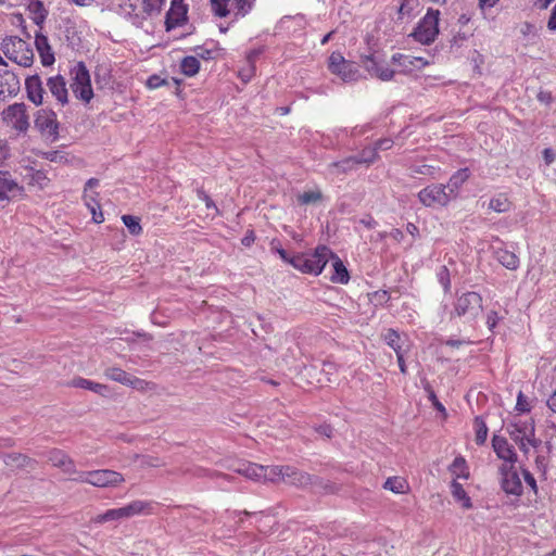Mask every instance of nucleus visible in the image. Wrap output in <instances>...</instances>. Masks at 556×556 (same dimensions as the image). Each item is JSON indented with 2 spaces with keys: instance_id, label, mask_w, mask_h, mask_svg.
I'll return each instance as SVG.
<instances>
[{
  "instance_id": "1",
  "label": "nucleus",
  "mask_w": 556,
  "mask_h": 556,
  "mask_svg": "<svg viewBox=\"0 0 556 556\" xmlns=\"http://www.w3.org/2000/svg\"><path fill=\"white\" fill-rule=\"evenodd\" d=\"M332 256V251L326 245H318L312 254H296L290 258V265L304 274L319 275Z\"/></svg>"
},
{
  "instance_id": "2",
  "label": "nucleus",
  "mask_w": 556,
  "mask_h": 556,
  "mask_svg": "<svg viewBox=\"0 0 556 556\" xmlns=\"http://www.w3.org/2000/svg\"><path fill=\"white\" fill-rule=\"evenodd\" d=\"M0 49L9 60L21 66L28 67L33 64V49L26 41L17 36H8L3 38Z\"/></svg>"
},
{
  "instance_id": "3",
  "label": "nucleus",
  "mask_w": 556,
  "mask_h": 556,
  "mask_svg": "<svg viewBox=\"0 0 556 556\" xmlns=\"http://www.w3.org/2000/svg\"><path fill=\"white\" fill-rule=\"evenodd\" d=\"M482 311V296L473 291L462 294L454 304V313L468 323L476 320Z\"/></svg>"
},
{
  "instance_id": "4",
  "label": "nucleus",
  "mask_w": 556,
  "mask_h": 556,
  "mask_svg": "<svg viewBox=\"0 0 556 556\" xmlns=\"http://www.w3.org/2000/svg\"><path fill=\"white\" fill-rule=\"evenodd\" d=\"M439 15L438 10L429 9L410 36L422 45L432 43L439 34Z\"/></svg>"
},
{
  "instance_id": "5",
  "label": "nucleus",
  "mask_w": 556,
  "mask_h": 556,
  "mask_svg": "<svg viewBox=\"0 0 556 556\" xmlns=\"http://www.w3.org/2000/svg\"><path fill=\"white\" fill-rule=\"evenodd\" d=\"M72 84L71 88L75 96L86 103H89L93 98L91 88L90 74L84 62H78L72 70Z\"/></svg>"
},
{
  "instance_id": "6",
  "label": "nucleus",
  "mask_w": 556,
  "mask_h": 556,
  "mask_svg": "<svg viewBox=\"0 0 556 556\" xmlns=\"http://www.w3.org/2000/svg\"><path fill=\"white\" fill-rule=\"evenodd\" d=\"M329 71L339 76L343 81H355L359 77L357 65L344 59L340 52H332L328 60Z\"/></svg>"
},
{
  "instance_id": "7",
  "label": "nucleus",
  "mask_w": 556,
  "mask_h": 556,
  "mask_svg": "<svg viewBox=\"0 0 556 556\" xmlns=\"http://www.w3.org/2000/svg\"><path fill=\"white\" fill-rule=\"evenodd\" d=\"M498 473L501 488L506 494L517 497L522 495L523 486L516 464H502L498 467Z\"/></svg>"
},
{
  "instance_id": "8",
  "label": "nucleus",
  "mask_w": 556,
  "mask_h": 556,
  "mask_svg": "<svg viewBox=\"0 0 556 556\" xmlns=\"http://www.w3.org/2000/svg\"><path fill=\"white\" fill-rule=\"evenodd\" d=\"M419 201L428 207L434 205L445 206L451 201V193H447L444 185H430L418 192Z\"/></svg>"
},
{
  "instance_id": "9",
  "label": "nucleus",
  "mask_w": 556,
  "mask_h": 556,
  "mask_svg": "<svg viewBox=\"0 0 556 556\" xmlns=\"http://www.w3.org/2000/svg\"><path fill=\"white\" fill-rule=\"evenodd\" d=\"M35 127L42 134L53 139L58 138L59 123L56 114L52 110H39L35 117Z\"/></svg>"
},
{
  "instance_id": "10",
  "label": "nucleus",
  "mask_w": 556,
  "mask_h": 556,
  "mask_svg": "<svg viewBox=\"0 0 556 556\" xmlns=\"http://www.w3.org/2000/svg\"><path fill=\"white\" fill-rule=\"evenodd\" d=\"M3 119L11 123L13 128L18 131H26L29 127L26 105L24 103H14L3 111Z\"/></svg>"
},
{
  "instance_id": "11",
  "label": "nucleus",
  "mask_w": 556,
  "mask_h": 556,
  "mask_svg": "<svg viewBox=\"0 0 556 556\" xmlns=\"http://www.w3.org/2000/svg\"><path fill=\"white\" fill-rule=\"evenodd\" d=\"M361 63L364 68L371 75L383 81L391 80L395 74L393 70H390L384 62L379 61L372 54L362 55Z\"/></svg>"
},
{
  "instance_id": "12",
  "label": "nucleus",
  "mask_w": 556,
  "mask_h": 556,
  "mask_svg": "<svg viewBox=\"0 0 556 556\" xmlns=\"http://www.w3.org/2000/svg\"><path fill=\"white\" fill-rule=\"evenodd\" d=\"M89 476V484L98 488L115 486L124 481L122 473L110 469L92 470Z\"/></svg>"
},
{
  "instance_id": "13",
  "label": "nucleus",
  "mask_w": 556,
  "mask_h": 556,
  "mask_svg": "<svg viewBox=\"0 0 556 556\" xmlns=\"http://www.w3.org/2000/svg\"><path fill=\"white\" fill-rule=\"evenodd\" d=\"M492 447L496 456L504 460L503 464H516L518 456L514 447L508 443L507 439L501 435L494 434L492 438Z\"/></svg>"
},
{
  "instance_id": "14",
  "label": "nucleus",
  "mask_w": 556,
  "mask_h": 556,
  "mask_svg": "<svg viewBox=\"0 0 556 556\" xmlns=\"http://www.w3.org/2000/svg\"><path fill=\"white\" fill-rule=\"evenodd\" d=\"M507 432L510 439L514 442H519L520 440H527V438H531L534 435L535 426L534 420H526V421H516L508 424Z\"/></svg>"
},
{
  "instance_id": "15",
  "label": "nucleus",
  "mask_w": 556,
  "mask_h": 556,
  "mask_svg": "<svg viewBox=\"0 0 556 556\" xmlns=\"http://www.w3.org/2000/svg\"><path fill=\"white\" fill-rule=\"evenodd\" d=\"M48 462L52 466L61 468L65 473L76 472L74 460L62 450L52 448L47 453Z\"/></svg>"
},
{
  "instance_id": "16",
  "label": "nucleus",
  "mask_w": 556,
  "mask_h": 556,
  "mask_svg": "<svg viewBox=\"0 0 556 556\" xmlns=\"http://www.w3.org/2000/svg\"><path fill=\"white\" fill-rule=\"evenodd\" d=\"M3 463L13 468L17 469H30L34 470L37 467V460L28 457L22 453H4L0 455Z\"/></svg>"
},
{
  "instance_id": "17",
  "label": "nucleus",
  "mask_w": 556,
  "mask_h": 556,
  "mask_svg": "<svg viewBox=\"0 0 556 556\" xmlns=\"http://www.w3.org/2000/svg\"><path fill=\"white\" fill-rule=\"evenodd\" d=\"M47 87L49 88V91L58 100L59 103L64 105L68 102L66 81L62 75L49 77L47 80Z\"/></svg>"
},
{
  "instance_id": "18",
  "label": "nucleus",
  "mask_w": 556,
  "mask_h": 556,
  "mask_svg": "<svg viewBox=\"0 0 556 556\" xmlns=\"http://www.w3.org/2000/svg\"><path fill=\"white\" fill-rule=\"evenodd\" d=\"M0 96H15L21 87L18 77L9 70H0Z\"/></svg>"
},
{
  "instance_id": "19",
  "label": "nucleus",
  "mask_w": 556,
  "mask_h": 556,
  "mask_svg": "<svg viewBox=\"0 0 556 556\" xmlns=\"http://www.w3.org/2000/svg\"><path fill=\"white\" fill-rule=\"evenodd\" d=\"M313 475L301 471L294 467L286 466L285 468V480L291 485L296 488L306 489L312 485Z\"/></svg>"
},
{
  "instance_id": "20",
  "label": "nucleus",
  "mask_w": 556,
  "mask_h": 556,
  "mask_svg": "<svg viewBox=\"0 0 556 556\" xmlns=\"http://www.w3.org/2000/svg\"><path fill=\"white\" fill-rule=\"evenodd\" d=\"M21 187L13 178L10 172L0 170V200H10V194L21 193Z\"/></svg>"
},
{
  "instance_id": "21",
  "label": "nucleus",
  "mask_w": 556,
  "mask_h": 556,
  "mask_svg": "<svg viewBox=\"0 0 556 556\" xmlns=\"http://www.w3.org/2000/svg\"><path fill=\"white\" fill-rule=\"evenodd\" d=\"M104 376L113 381L119 382L132 388H140L143 380L128 375L125 370L118 367H109L104 370Z\"/></svg>"
},
{
  "instance_id": "22",
  "label": "nucleus",
  "mask_w": 556,
  "mask_h": 556,
  "mask_svg": "<svg viewBox=\"0 0 556 556\" xmlns=\"http://www.w3.org/2000/svg\"><path fill=\"white\" fill-rule=\"evenodd\" d=\"M25 88L28 100L36 105H40L45 93L40 77L38 75L27 77L25 80Z\"/></svg>"
},
{
  "instance_id": "23",
  "label": "nucleus",
  "mask_w": 556,
  "mask_h": 556,
  "mask_svg": "<svg viewBox=\"0 0 556 556\" xmlns=\"http://www.w3.org/2000/svg\"><path fill=\"white\" fill-rule=\"evenodd\" d=\"M35 45L39 52L41 64L43 66L52 65L55 59L48 38L45 35L39 34L36 36Z\"/></svg>"
},
{
  "instance_id": "24",
  "label": "nucleus",
  "mask_w": 556,
  "mask_h": 556,
  "mask_svg": "<svg viewBox=\"0 0 556 556\" xmlns=\"http://www.w3.org/2000/svg\"><path fill=\"white\" fill-rule=\"evenodd\" d=\"M332 260L333 274L330 277L332 282L345 285L350 280V275L344 266L343 262L332 252V256L329 257Z\"/></svg>"
},
{
  "instance_id": "25",
  "label": "nucleus",
  "mask_w": 556,
  "mask_h": 556,
  "mask_svg": "<svg viewBox=\"0 0 556 556\" xmlns=\"http://www.w3.org/2000/svg\"><path fill=\"white\" fill-rule=\"evenodd\" d=\"M358 161L355 156H349L338 162H332L329 164V172L333 175L346 174L357 168Z\"/></svg>"
},
{
  "instance_id": "26",
  "label": "nucleus",
  "mask_w": 556,
  "mask_h": 556,
  "mask_svg": "<svg viewBox=\"0 0 556 556\" xmlns=\"http://www.w3.org/2000/svg\"><path fill=\"white\" fill-rule=\"evenodd\" d=\"M68 386L74 387V388H80V389L90 390V391H92V392H94L97 394L103 395V396L109 391L108 386L102 384V383H98V382H94V381H91V380H88V379H85V378H81V377L74 378L68 383Z\"/></svg>"
},
{
  "instance_id": "27",
  "label": "nucleus",
  "mask_w": 556,
  "mask_h": 556,
  "mask_svg": "<svg viewBox=\"0 0 556 556\" xmlns=\"http://www.w3.org/2000/svg\"><path fill=\"white\" fill-rule=\"evenodd\" d=\"M469 176H470V172L468 168H460L454 175H452L447 185H444V187H446L447 193H451V199L456 197V192H457L458 188L465 181H467Z\"/></svg>"
},
{
  "instance_id": "28",
  "label": "nucleus",
  "mask_w": 556,
  "mask_h": 556,
  "mask_svg": "<svg viewBox=\"0 0 556 556\" xmlns=\"http://www.w3.org/2000/svg\"><path fill=\"white\" fill-rule=\"evenodd\" d=\"M187 20V7L186 8H170L166 14L165 25L166 29L170 30L177 26L184 24Z\"/></svg>"
},
{
  "instance_id": "29",
  "label": "nucleus",
  "mask_w": 556,
  "mask_h": 556,
  "mask_svg": "<svg viewBox=\"0 0 556 556\" xmlns=\"http://www.w3.org/2000/svg\"><path fill=\"white\" fill-rule=\"evenodd\" d=\"M496 260L507 269L509 270H516L519 266V258L514 253L506 249H498L495 252Z\"/></svg>"
},
{
  "instance_id": "30",
  "label": "nucleus",
  "mask_w": 556,
  "mask_h": 556,
  "mask_svg": "<svg viewBox=\"0 0 556 556\" xmlns=\"http://www.w3.org/2000/svg\"><path fill=\"white\" fill-rule=\"evenodd\" d=\"M381 336L383 341L395 352V354L403 351L405 340L399 331L389 328Z\"/></svg>"
},
{
  "instance_id": "31",
  "label": "nucleus",
  "mask_w": 556,
  "mask_h": 556,
  "mask_svg": "<svg viewBox=\"0 0 556 556\" xmlns=\"http://www.w3.org/2000/svg\"><path fill=\"white\" fill-rule=\"evenodd\" d=\"M286 466H263L261 481L278 482L285 480Z\"/></svg>"
},
{
  "instance_id": "32",
  "label": "nucleus",
  "mask_w": 556,
  "mask_h": 556,
  "mask_svg": "<svg viewBox=\"0 0 556 556\" xmlns=\"http://www.w3.org/2000/svg\"><path fill=\"white\" fill-rule=\"evenodd\" d=\"M235 471L248 479H251L254 481H261V473L263 471V466L257 465V464L248 463V464H242Z\"/></svg>"
},
{
  "instance_id": "33",
  "label": "nucleus",
  "mask_w": 556,
  "mask_h": 556,
  "mask_svg": "<svg viewBox=\"0 0 556 556\" xmlns=\"http://www.w3.org/2000/svg\"><path fill=\"white\" fill-rule=\"evenodd\" d=\"M180 68L186 76L192 77L200 70V61L192 55L185 56L180 62Z\"/></svg>"
},
{
  "instance_id": "34",
  "label": "nucleus",
  "mask_w": 556,
  "mask_h": 556,
  "mask_svg": "<svg viewBox=\"0 0 556 556\" xmlns=\"http://www.w3.org/2000/svg\"><path fill=\"white\" fill-rule=\"evenodd\" d=\"M181 473L182 475H192L194 477H210V478L222 477L228 481H230L232 479L229 475L222 473L218 471H211V470L202 468V467H197L194 469H189V468L182 469Z\"/></svg>"
},
{
  "instance_id": "35",
  "label": "nucleus",
  "mask_w": 556,
  "mask_h": 556,
  "mask_svg": "<svg viewBox=\"0 0 556 556\" xmlns=\"http://www.w3.org/2000/svg\"><path fill=\"white\" fill-rule=\"evenodd\" d=\"M311 486L315 488L317 492L326 494H333L339 491V488L334 483L326 481L318 476H313Z\"/></svg>"
},
{
  "instance_id": "36",
  "label": "nucleus",
  "mask_w": 556,
  "mask_h": 556,
  "mask_svg": "<svg viewBox=\"0 0 556 556\" xmlns=\"http://www.w3.org/2000/svg\"><path fill=\"white\" fill-rule=\"evenodd\" d=\"M149 506L148 503L142 501H134L129 503L128 505L121 507L123 518H130L135 515L141 514L147 507Z\"/></svg>"
},
{
  "instance_id": "37",
  "label": "nucleus",
  "mask_w": 556,
  "mask_h": 556,
  "mask_svg": "<svg viewBox=\"0 0 556 556\" xmlns=\"http://www.w3.org/2000/svg\"><path fill=\"white\" fill-rule=\"evenodd\" d=\"M324 200V194L320 190L304 191L298 195V202L303 205L317 204Z\"/></svg>"
},
{
  "instance_id": "38",
  "label": "nucleus",
  "mask_w": 556,
  "mask_h": 556,
  "mask_svg": "<svg viewBox=\"0 0 556 556\" xmlns=\"http://www.w3.org/2000/svg\"><path fill=\"white\" fill-rule=\"evenodd\" d=\"M450 470H451L452 475L455 476L456 478L467 479L469 477V471H468L466 460L462 456L456 457L453 460V463L450 467Z\"/></svg>"
},
{
  "instance_id": "39",
  "label": "nucleus",
  "mask_w": 556,
  "mask_h": 556,
  "mask_svg": "<svg viewBox=\"0 0 556 556\" xmlns=\"http://www.w3.org/2000/svg\"><path fill=\"white\" fill-rule=\"evenodd\" d=\"M28 10L34 14V21L36 24H41L48 14L43 3L39 0H30Z\"/></svg>"
},
{
  "instance_id": "40",
  "label": "nucleus",
  "mask_w": 556,
  "mask_h": 556,
  "mask_svg": "<svg viewBox=\"0 0 556 556\" xmlns=\"http://www.w3.org/2000/svg\"><path fill=\"white\" fill-rule=\"evenodd\" d=\"M451 490H452L453 496L457 501H462L463 502V506L465 508H470L472 506L470 497L467 495V493L464 490L463 485L460 483H458L456 480H453V482L451 484Z\"/></svg>"
},
{
  "instance_id": "41",
  "label": "nucleus",
  "mask_w": 556,
  "mask_h": 556,
  "mask_svg": "<svg viewBox=\"0 0 556 556\" xmlns=\"http://www.w3.org/2000/svg\"><path fill=\"white\" fill-rule=\"evenodd\" d=\"M123 518V514L121 508L109 509L103 514H99L92 518V521L96 523H104L108 521L121 520Z\"/></svg>"
},
{
  "instance_id": "42",
  "label": "nucleus",
  "mask_w": 556,
  "mask_h": 556,
  "mask_svg": "<svg viewBox=\"0 0 556 556\" xmlns=\"http://www.w3.org/2000/svg\"><path fill=\"white\" fill-rule=\"evenodd\" d=\"M510 206L511 203L503 194H500L498 197L491 199L489 203V208L497 213L508 212L510 210Z\"/></svg>"
},
{
  "instance_id": "43",
  "label": "nucleus",
  "mask_w": 556,
  "mask_h": 556,
  "mask_svg": "<svg viewBox=\"0 0 556 556\" xmlns=\"http://www.w3.org/2000/svg\"><path fill=\"white\" fill-rule=\"evenodd\" d=\"M407 486L406 481L400 477H390L383 484L386 490H390L393 493H404Z\"/></svg>"
},
{
  "instance_id": "44",
  "label": "nucleus",
  "mask_w": 556,
  "mask_h": 556,
  "mask_svg": "<svg viewBox=\"0 0 556 556\" xmlns=\"http://www.w3.org/2000/svg\"><path fill=\"white\" fill-rule=\"evenodd\" d=\"M475 426H476V443L478 445H483L486 441L488 437V427L484 422L483 418L480 416H477L475 418Z\"/></svg>"
},
{
  "instance_id": "45",
  "label": "nucleus",
  "mask_w": 556,
  "mask_h": 556,
  "mask_svg": "<svg viewBox=\"0 0 556 556\" xmlns=\"http://www.w3.org/2000/svg\"><path fill=\"white\" fill-rule=\"evenodd\" d=\"M354 156H355V159H357L359 165H362V164L369 165L377 160L378 153H377V149H375V147H368V148L363 149V151L358 155H354Z\"/></svg>"
},
{
  "instance_id": "46",
  "label": "nucleus",
  "mask_w": 556,
  "mask_h": 556,
  "mask_svg": "<svg viewBox=\"0 0 556 556\" xmlns=\"http://www.w3.org/2000/svg\"><path fill=\"white\" fill-rule=\"evenodd\" d=\"M337 371L336 365L331 362H324L320 368V377L317 379L319 383L331 382V376Z\"/></svg>"
},
{
  "instance_id": "47",
  "label": "nucleus",
  "mask_w": 556,
  "mask_h": 556,
  "mask_svg": "<svg viewBox=\"0 0 556 556\" xmlns=\"http://www.w3.org/2000/svg\"><path fill=\"white\" fill-rule=\"evenodd\" d=\"M122 220L131 235L137 236L141 232L142 228L140 226L139 217L132 215H123Z\"/></svg>"
},
{
  "instance_id": "48",
  "label": "nucleus",
  "mask_w": 556,
  "mask_h": 556,
  "mask_svg": "<svg viewBox=\"0 0 556 556\" xmlns=\"http://www.w3.org/2000/svg\"><path fill=\"white\" fill-rule=\"evenodd\" d=\"M419 7V0H402L399 8V16H412L414 11Z\"/></svg>"
},
{
  "instance_id": "49",
  "label": "nucleus",
  "mask_w": 556,
  "mask_h": 556,
  "mask_svg": "<svg viewBox=\"0 0 556 556\" xmlns=\"http://www.w3.org/2000/svg\"><path fill=\"white\" fill-rule=\"evenodd\" d=\"M412 176L422 175L434 177L437 168L428 164H416L410 166Z\"/></svg>"
},
{
  "instance_id": "50",
  "label": "nucleus",
  "mask_w": 556,
  "mask_h": 556,
  "mask_svg": "<svg viewBox=\"0 0 556 556\" xmlns=\"http://www.w3.org/2000/svg\"><path fill=\"white\" fill-rule=\"evenodd\" d=\"M142 3L143 12L152 15L153 13H160L164 0H142Z\"/></svg>"
},
{
  "instance_id": "51",
  "label": "nucleus",
  "mask_w": 556,
  "mask_h": 556,
  "mask_svg": "<svg viewBox=\"0 0 556 556\" xmlns=\"http://www.w3.org/2000/svg\"><path fill=\"white\" fill-rule=\"evenodd\" d=\"M228 2L229 0H211L213 12L219 17H225L229 13Z\"/></svg>"
},
{
  "instance_id": "52",
  "label": "nucleus",
  "mask_w": 556,
  "mask_h": 556,
  "mask_svg": "<svg viewBox=\"0 0 556 556\" xmlns=\"http://www.w3.org/2000/svg\"><path fill=\"white\" fill-rule=\"evenodd\" d=\"M438 279L439 282L442 285L445 292L450 291L451 288V278H450V270L446 266L440 267L438 271Z\"/></svg>"
},
{
  "instance_id": "53",
  "label": "nucleus",
  "mask_w": 556,
  "mask_h": 556,
  "mask_svg": "<svg viewBox=\"0 0 556 556\" xmlns=\"http://www.w3.org/2000/svg\"><path fill=\"white\" fill-rule=\"evenodd\" d=\"M426 65H428V62L425 61L422 58H413L408 56V60H403V63H401V66L404 67V70H408L412 66L417 68H422Z\"/></svg>"
},
{
  "instance_id": "54",
  "label": "nucleus",
  "mask_w": 556,
  "mask_h": 556,
  "mask_svg": "<svg viewBox=\"0 0 556 556\" xmlns=\"http://www.w3.org/2000/svg\"><path fill=\"white\" fill-rule=\"evenodd\" d=\"M197 195H198L199 200H201L205 203V206L208 210L213 208L216 213H218V207L216 206L214 201L210 198V195L203 189H198Z\"/></svg>"
},
{
  "instance_id": "55",
  "label": "nucleus",
  "mask_w": 556,
  "mask_h": 556,
  "mask_svg": "<svg viewBox=\"0 0 556 556\" xmlns=\"http://www.w3.org/2000/svg\"><path fill=\"white\" fill-rule=\"evenodd\" d=\"M521 473L523 476L526 483L530 486V489L536 495L538 494V484H536V480L533 477V475L527 468H521Z\"/></svg>"
},
{
  "instance_id": "56",
  "label": "nucleus",
  "mask_w": 556,
  "mask_h": 556,
  "mask_svg": "<svg viewBox=\"0 0 556 556\" xmlns=\"http://www.w3.org/2000/svg\"><path fill=\"white\" fill-rule=\"evenodd\" d=\"M92 215V220L96 224H101L104 220L103 213L101 211V206L98 201H94L93 206L89 210Z\"/></svg>"
},
{
  "instance_id": "57",
  "label": "nucleus",
  "mask_w": 556,
  "mask_h": 556,
  "mask_svg": "<svg viewBox=\"0 0 556 556\" xmlns=\"http://www.w3.org/2000/svg\"><path fill=\"white\" fill-rule=\"evenodd\" d=\"M270 247H271V250H275L279 256L288 264H290V258L292 256H289V254L287 253V251L285 249H282L280 247V243L279 241L277 240H273L271 243H270Z\"/></svg>"
},
{
  "instance_id": "58",
  "label": "nucleus",
  "mask_w": 556,
  "mask_h": 556,
  "mask_svg": "<svg viewBox=\"0 0 556 556\" xmlns=\"http://www.w3.org/2000/svg\"><path fill=\"white\" fill-rule=\"evenodd\" d=\"M425 389L428 391L429 393V400L432 402L433 406L439 410V412H445V408L444 406L439 402L434 391L431 389L430 384L427 383V386L425 387Z\"/></svg>"
},
{
  "instance_id": "59",
  "label": "nucleus",
  "mask_w": 556,
  "mask_h": 556,
  "mask_svg": "<svg viewBox=\"0 0 556 556\" xmlns=\"http://www.w3.org/2000/svg\"><path fill=\"white\" fill-rule=\"evenodd\" d=\"M516 409L520 413H527L530 410V406L527 403L522 392L518 394Z\"/></svg>"
},
{
  "instance_id": "60",
  "label": "nucleus",
  "mask_w": 556,
  "mask_h": 556,
  "mask_svg": "<svg viewBox=\"0 0 556 556\" xmlns=\"http://www.w3.org/2000/svg\"><path fill=\"white\" fill-rule=\"evenodd\" d=\"M393 146V141L389 138L379 139L375 142V149H377V152L379 150L386 151L391 149Z\"/></svg>"
},
{
  "instance_id": "61",
  "label": "nucleus",
  "mask_w": 556,
  "mask_h": 556,
  "mask_svg": "<svg viewBox=\"0 0 556 556\" xmlns=\"http://www.w3.org/2000/svg\"><path fill=\"white\" fill-rule=\"evenodd\" d=\"M165 84V80L157 75H152L147 80V86L151 89H156Z\"/></svg>"
},
{
  "instance_id": "62",
  "label": "nucleus",
  "mask_w": 556,
  "mask_h": 556,
  "mask_svg": "<svg viewBox=\"0 0 556 556\" xmlns=\"http://www.w3.org/2000/svg\"><path fill=\"white\" fill-rule=\"evenodd\" d=\"M72 475H75V477L72 478L73 481L80 482V483H89L90 471H77L76 470V472H73Z\"/></svg>"
},
{
  "instance_id": "63",
  "label": "nucleus",
  "mask_w": 556,
  "mask_h": 556,
  "mask_svg": "<svg viewBox=\"0 0 556 556\" xmlns=\"http://www.w3.org/2000/svg\"><path fill=\"white\" fill-rule=\"evenodd\" d=\"M124 12L130 16H135V17H139V13H137V4L136 3H132V2H126L124 3V5L122 7Z\"/></svg>"
},
{
  "instance_id": "64",
  "label": "nucleus",
  "mask_w": 556,
  "mask_h": 556,
  "mask_svg": "<svg viewBox=\"0 0 556 556\" xmlns=\"http://www.w3.org/2000/svg\"><path fill=\"white\" fill-rule=\"evenodd\" d=\"M315 430L317 433L326 438H331L333 434V428L330 425H320Z\"/></svg>"
}]
</instances>
